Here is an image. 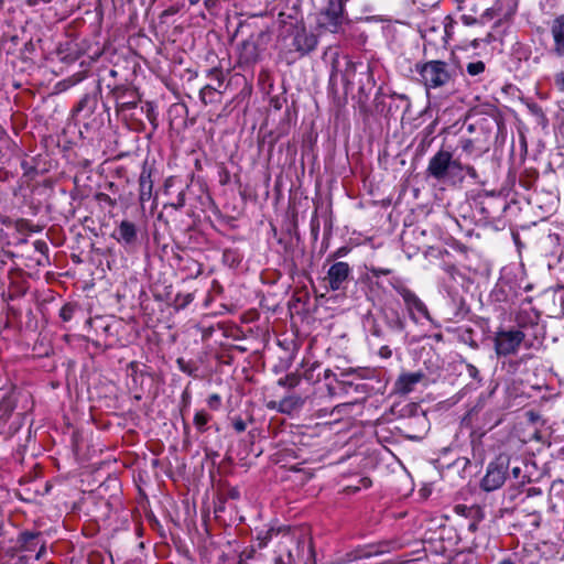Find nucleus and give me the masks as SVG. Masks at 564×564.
<instances>
[{"label": "nucleus", "mask_w": 564, "mask_h": 564, "mask_svg": "<svg viewBox=\"0 0 564 564\" xmlns=\"http://www.w3.org/2000/svg\"><path fill=\"white\" fill-rule=\"evenodd\" d=\"M270 41V34L265 31L252 33L238 45V64L250 66L259 62Z\"/></svg>", "instance_id": "nucleus-4"}, {"label": "nucleus", "mask_w": 564, "mask_h": 564, "mask_svg": "<svg viewBox=\"0 0 564 564\" xmlns=\"http://www.w3.org/2000/svg\"><path fill=\"white\" fill-rule=\"evenodd\" d=\"M153 180L152 169L147 162L142 165V171L139 176V202L141 206L152 197Z\"/></svg>", "instance_id": "nucleus-13"}, {"label": "nucleus", "mask_w": 564, "mask_h": 564, "mask_svg": "<svg viewBox=\"0 0 564 564\" xmlns=\"http://www.w3.org/2000/svg\"><path fill=\"white\" fill-rule=\"evenodd\" d=\"M356 404V401L354 402H344V403H340V404H337L333 408L332 410V414L334 413H337V414H341L344 412H347L349 409H351L354 405Z\"/></svg>", "instance_id": "nucleus-39"}, {"label": "nucleus", "mask_w": 564, "mask_h": 564, "mask_svg": "<svg viewBox=\"0 0 564 564\" xmlns=\"http://www.w3.org/2000/svg\"><path fill=\"white\" fill-rule=\"evenodd\" d=\"M390 285L401 295H404V292H408L410 289H408L403 281L400 278H393L390 280Z\"/></svg>", "instance_id": "nucleus-36"}, {"label": "nucleus", "mask_w": 564, "mask_h": 564, "mask_svg": "<svg viewBox=\"0 0 564 564\" xmlns=\"http://www.w3.org/2000/svg\"><path fill=\"white\" fill-rule=\"evenodd\" d=\"M538 315L533 314V317L525 311H520L516 316V322L519 327H527L529 324L534 325L536 323Z\"/></svg>", "instance_id": "nucleus-26"}, {"label": "nucleus", "mask_w": 564, "mask_h": 564, "mask_svg": "<svg viewBox=\"0 0 564 564\" xmlns=\"http://www.w3.org/2000/svg\"><path fill=\"white\" fill-rule=\"evenodd\" d=\"M462 21L465 25H473V24H476V23H480V20H478L477 18L470 15V14H463L462 15Z\"/></svg>", "instance_id": "nucleus-54"}, {"label": "nucleus", "mask_w": 564, "mask_h": 564, "mask_svg": "<svg viewBox=\"0 0 564 564\" xmlns=\"http://www.w3.org/2000/svg\"><path fill=\"white\" fill-rule=\"evenodd\" d=\"M207 404L213 410H218L220 405V397L217 393H214L208 397Z\"/></svg>", "instance_id": "nucleus-48"}, {"label": "nucleus", "mask_w": 564, "mask_h": 564, "mask_svg": "<svg viewBox=\"0 0 564 564\" xmlns=\"http://www.w3.org/2000/svg\"><path fill=\"white\" fill-rule=\"evenodd\" d=\"M332 377H334V378H335V380H336V379H338V378L336 377V375H335L330 369H326V370L324 371V379H329V378H332Z\"/></svg>", "instance_id": "nucleus-59"}, {"label": "nucleus", "mask_w": 564, "mask_h": 564, "mask_svg": "<svg viewBox=\"0 0 564 564\" xmlns=\"http://www.w3.org/2000/svg\"><path fill=\"white\" fill-rule=\"evenodd\" d=\"M540 492V489H536V488H529L528 490V496H531L533 494H539Z\"/></svg>", "instance_id": "nucleus-62"}, {"label": "nucleus", "mask_w": 564, "mask_h": 564, "mask_svg": "<svg viewBox=\"0 0 564 564\" xmlns=\"http://www.w3.org/2000/svg\"><path fill=\"white\" fill-rule=\"evenodd\" d=\"M382 317L386 325L393 332L401 333L405 328L404 318L398 310L384 308L382 310Z\"/></svg>", "instance_id": "nucleus-17"}, {"label": "nucleus", "mask_w": 564, "mask_h": 564, "mask_svg": "<svg viewBox=\"0 0 564 564\" xmlns=\"http://www.w3.org/2000/svg\"><path fill=\"white\" fill-rule=\"evenodd\" d=\"M465 365H466V372H467V375L470 378H473L474 380L480 382L481 381V377H480V372L477 369V367L474 366L473 364H469V362H465Z\"/></svg>", "instance_id": "nucleus-38"}, {"label": "nucleus", "mask_w": 564, "mask_h": 564, "mask_svg": "<svg viewBox=\"0 0 564 564\" xmlns=\"http://www.w3.org/2000/svg\"><path fill=\"white\" fill-rule=\"evenodd\" d=\"M273 534L278 539L273 556L274 564H316L312 542L296 539L288 532L279 535L278 532L268 530L264 535L259 534L258 549L264 547L272 540Z\"/></svg>", "instance_id": "nucleus-1"}, {"label": "nucleus", "mask_w": 564, "mask_h": 564, "mask_svg": "<svg viewBox=\"0 0 564 564\" xmlns=\"http://www.w3.org/2000/svg\"><path fill=\"white\" fill-rule=\"evenodd\" d=\"M97 96L85 94L78 104L74 107L73 112L76 115L83 113L85 118H89L96 110Z\"/></svg>", "instance_id": "nucleus-20"}, {"label": "nucleus", "mask_w": 564, "mask_h": 564, "mask_svg": "<svg viewBox=\"0 0 564 564\" xmlns=\"http://www.w3.org/2000/svg\"><path fill=\"white\" fill-rule=\"evenodd\" d=\"M525 335L520 329L499 330L494 338L495 351L498 356H510L517 354Z\"/></svg>", "instance_id": "nucleus-7"}, {"label": "nucleus", "mask_w": 564, "mask_h": 564, "mask_svg": "<svg viewBox=\"0 0 564 564\" xmlns=\"http://www.w3.org/2000/svg\"><path fill=\"white\" fill-rule=\"evenodd\" d=\"M97 199L100 200V202H105V203H107L110 206H115L116 205V200L112 199L109 195H107L105 193H99L97 195Z\"/></svg>", "instance_id": "nucleus-55"}, {"label": "nucleus", "mask_w": 564, "mask_h": 564, "mask_svg": "<svg viewBox=\"0 0 564 564\" xmlns=\"http://www.w3.org/2000/svg\"><path fill=\"white\" fill-rule=\"evenodd\" d=\"M212 416L204 410L196 412L194 415V425L199 432L206 431V425L210 421Z\"/></svg>", "instance_id": "nucleus-25"}, {"label": "nucleus", "mask_w": 564, "mask_h": 564, "mask_svg": "<svg viewBox=\"0 0 564 564\" xmlns=\"http://www.w3.org/2000/svg\"><path fill=\"white\" fill-rule=\"evenodd\" d=\"M52 0H26V3L30 6V7H34V6H37L40 3H50Z\"/></svg>", "instance_id": "nucleus-58"}, {"label": "nucleus", "mask_w": 564, "mask_h": 564, "mask_svg": "<svg viewBox=\"0 0 564 564\" xmlns=\"http://www.w3.org/2000/svg\"><path fill=\"white\" fill-rule=\"evenodd\" d=\"M319 368V362H313L303 373V378L310 382H317L321 380L319 373L315 376V370Z\"/></svg>", "instance_id": "nucleus-31"}, {"label": "nucleus", "mask_w": 564, "mask_h": 564, "mask_svg": "<svg viewBox=\"0 0 564 564\" xmlns=\"http://www.w3.org/2000/svg\"><path fill=\"white\" fill-rule=\"evenodd\" d=\"M17 543L22 552H35L34 557L36 560H40L46 552L45 541L41 532L23 531L19 534Z\"/></svg>", "instance_id": "nucleus-9"}, {"label": "nucleus", "mask_w": 564, "mask_h": 564, "mask_svg": "<svg viewBox=\"0 0 564 564\" xmlns=\"http://www.w3.org/2000/svg\"><path fill=\"white\" fill-rule=\"evenodd\" d=\"M74 312L75 307L73 305L65 304L59 311V316L64 322H68L73 318Z\"/></svg>", "instance_id": "nucleus-35"}, {"label": "nucleus", "mask_w": 564, "mask_h": 564, "mask_svg": "<svg viewBox=\"0 0 564 564\" xmlns=\"http://www.w3.org/2000/svg\"><path fill=\"white\" fill-rule=\"evenodd\" d=\"M433 33H440L438 24L433 25L424 31L423 37L427 44L434 43Z\"/></svg>", "instance_id": "nucleus-41"}, {"label": "nucleus", "mask_w": 564, "mask_h": 564, "mask_svg": "<svg viewBox=\"0 0 564 564\" xmlns=\"http://www.w3.org/2000/svg\"><path fill=\"white\" fill-rule=\"evenodd\" d=\"M486 69V64L482 61L470 62L466 66V72L469 76H478Z\"/></svg>", "instance_id": "nucleus-28"}, {"label": "nucleus", "mask_w": 564, "mask_h": 564, "mask_svg": "<svg viewBox=\"0 0 564 564\" xmlns=\"http://www.w3.org/2000/svg\"><path fill=\"white\" fill-rule=\"evenodd\" d=\"M369 272L373 278H379L380 275H389L392 273L391 269H383V268H376L371 267L369 268Z\"/></svg>", "instance_id": "nucleus-44"}, {"label": "nucleus", "mask_w": 564, "mask_h": 564, "mask_svg": "<svg viewBox=\"0 0 564 564\" xmlns=\"http://www.w3.org/2000/svg\"><path fill=\"white\" fill-rule=\"evenodd\" d=\"M194 300L193 293H178L174 299V305L176 310H183Z\"/></svg>", "instance_id": "nucleus-27"}, {"label": "nucleus", "mask_w": 564, "mask_h": 564, "mask_svg": "<svg viewBox=\"0 0 564 564\" xmlns=\"http://www.w3.org/2000/svg\"><path fill=\"white\" fill-rule=\"evenodd\" d=\"M511 475L519 484H523L525 481L527 476L523 474L522 468L519 465L511 468Z\"/></svg>", "instance_id": "nucleus-40"}, {"label": "nucleus", "mask_w": 564, "mask_h": 564, "mask_svg": "<svg viewBox=\"0 0 564 564\" xmlns=\"http://www.w3.org/2000/svg\"><path fill=\"white\" fill-rule=\"evenodd\" d=\"M15 408V403L10 395H6L0 401V413L2 416H9Z\"/></svg>", "instance_id": "nucleus-29"}, {"label": "nucleus", "mask_w": 564, "mask_h": 564, "mask_svg": "<svg viewBox=\"0 0 564 564\" xmlns=\"http://www.w3.org/2000/svg\"><path fill=\"white\" fill-rule=\"evenodd\" d=\"M113 237L119 243L132 246L137 242L138 229L133 223L129 220H122L119 224Z\"/></svg>", "instance_id": "nucleus-14"}, {"label": "nucleus", "mask_w": 564, "mask_h": 564, "mask_svg": "<svg viewBox=\"0 0 564 564\" xmlns=\"http://www.w3.org/2000/svg\"><path fill=\"white\" fill-rule=\"evenodd\" d=\"M137 106V99H123V95H117V109L118 110H128L133 109Z\"/></svg>", "instance_id": "nucleus-32"}, {"label": "nucleus", "mask_w": 564, "mask_h": 564, "mask_svg": "<svg viewBox=\"0 0 564 564\" xmlns=\"http://www.w3.org/2000/svg\"><path fill=\"white\" fill-rule=\"evenodd\" d=\"M440 0H425V2H423V6H434Z\"/></svg>", "instance_id": "nucleus-60"}, {"label": "nucleus", "mask_w": 564, "mask_h": 564, "mask_svg": "<svg viewBox=\"0 0 564 564\" xmlns=\"http://www.w3.org/2000/svg\"><path fill=\"white\" fill-rule=\"evenodd\" d=\"M185 205V193L182 191L178 193L176 197V202L171 203L169 206L173 207L174 209H181Z\"/></svg>", "instance_id": "nucleus-50"}, {"label": "nucleus", "mask_w": 564, "mask_h": 564, "mask_svg": "<svg viewBox=\"0 0 564 564\" xmlns=\"http://www.w3.org/2000/svg\"><path fill=\"white\" fill-rule=\"evenodd\" d=\"M510 467V457L508 455H499L492 460L488 467L486 475L481 479V488L486 491L499 489L506 481Z\"/></svg>", "instance_id": "nucleus-6"}, {"label": "nucleus", "mask_w": 564, "mask_h": 564, "mask_svg": "<svg viewBox=\"0 0 564 564\" xmlns=\"http://www.w3.org/2000/svg\"><path fill=\"white\" fill-rule=\"evenodd\" d=\"M390 543L381 542L378 544H368L362 547H358L346 554L347 562H354L362 558H370L389 552Z\"/></svg>", "instance_id": "nucleus-12"}, {"label": "nucleus", "mask_w": 564, "mask_h": 564, "mask_svg": "<svg viewBox=\"0 0 564 564\" xmlns=\"http://www.w3.org/2000/svg\"><path fill=\"white\" fill-rule=\"evenodd\" d=\"M33 246H34V249H35L37 252H40V253H42V254H47V252H48V246H47V243H46L45 241H43V240H35V241L33 242Z\"/></svg>", "instance_id": "nucleus-51"}, {"label": "nucleus", "mask_w": 564, "mask_h": 564, "mask_svg": "<svg viewBox=\"0 0 564 564\" xmlns=\"http://www.w3.org/2000/svg\"><path fill=\"white\" fill-rule=\"evenodd\" d=\"M232 426L238 433H242L247 429L246 422L240 416L232 419Z\"/></svg>", "instance_id": "nucleus-46"}, {"label": "nucleus", "mask_w": 564, "mask_h": 564, "mask_svg": "<svg viewBox=\"0 0 564 564\" xmlns=\"http://www.w3.org/2000/svg\"><path fill=\"white\" fill-rule=\"evenodd\" d=\"M303 405V400L299 395H289L283 398L278 404L275 402H270L268 404L269 409H275L281 413L290 414L294 410L301 408Z\"/></svg>", "instance_id": "nucleus-18"}, {"label": "nucleus", "mask_w": 564, "mask_h": 564, "mask_svg": "<svg viewBox=\"0 0 564 564\" xmlns=\"http://www.w3.org/2000/svg\"><path fill=\"white\" fill-rule=\"evenodd\" d=\"M454 21L451 17H445L442 22L438 23V30L441 35V42L446 45L448 39L452 35V28H453Z\"/></svg>", "instance_id": "nucleus-22"}, {"label": "nucleus", "mask_w": 564, "mask_h": 564, "mask_svg": "<svg viewBox=\"0 0 564 564\" xmlns=\"http://www.w3.org/2000/svg\"><path fill=\"white\" fill-rule=\"evenodd\" d=\"M514 12V8L510 7L507 10H503V8L499 4L492 8H488L485 10V12L480 17V23H486L487 21H490L495 18H498L499 20L501 18H506Z\"/></svg>", "instance_id": "nucleus-21"}, {"label": "nucleus", "mask_w": 564, "mask_h": 564, "mask_svg": "<svg viewBox=\"0 0 564 564\" xmlns=\"http://www.w3.org/2000/svg\"><path fill=\"white\" fill-rule=\"evenodd\" d=\"M351 279L352 269L344 261H336L332 263L325 276L328 288L333 292L345 290Z\"/></svg>", "instance_id": "nucleus-8"}, {"label": "nucleus", "mask_w": 564, "mask_h": 564, "mask_svg": "<svg viewBox=\"0 0 564 564\" xmlns=\"http://www.w3.org/2000/svg\"><path fill=\"white\" fill-rule=\"evenodd\" d=\"M478 209L486 219L494 218L490 206H487L484 200L478 202Z\"/></svg>", "instance_id": "nucleus-43"}, {"label": "nucleus", "mask_w": 564, "mask_h": 564, "mask_svg": "<svg viewBox=\"0 0 564 564\" xmlns=\"http://www.w3.org/2000/svg\"><path fill=\"white\" fill-rule=\"evenodd\" d=\"M464 173H466L473 180L478 178V172L476 171V169L473 165H464L462 163V174L465 176Z\"/></svg>", "instance_id": "nucleus-47"}, {"label": "nucleus", "mask_w": 564, "mask_h": 564, "mask_svg": "<svg viewBox=\"0 0 564 564\" xmlns=\"http://www.w3.org/2000/svg\"><path fill=\"white\" fill-rule=\"evenodd\" d=\"M343 0H327V7L322 12V25L330 32H337L344 20Z\"/></svg>", "instance_id": "nucleus-10"}, {"label": "nucleus", "mask_w": 564, "mask_h": 564, "mask_svg": "<svg viewBox=\"0 0 564 564\" xmlns=\"http://www.w3.org/2000/svg\"><path fill=\"white\" fill-rule=\"evenodd\" d=\"M336 381L340 384L341 391L345 394H349L352 391L354 386L356 384L354 382L340 379H336Z\"/></svg>", "instance_id": "nucleus-49"}, {"label": "nucleus", "mask_w": 564, "mask_h": 564, "mask_svg": "<svg viewBox=\"0 0 564 564\" xmlns=\"http://www.w3.org/2000/svg\"><path fill=\"white\" fill-rule=\"evenodd\" d=\"M402 299L412 317L414 315V311L422 314L424 317H429V310L426 305L416 296L414 292H412L411 290L404 292Z\"/></svg>", "instance_id": "nucleus-19"}, {"label": "nucleus", "mask_w": 564, "mask_h": 564, "mask_svg": "<svg viewBox=\"0 0 564 564\" xmlns=\"http://www.w3.org/2000/svg\"><path fill=\"white\" fill-rule=\"evenodd\" d=\"M350 248L349 247H346V246H343L340 248H338L337 250H335L334 252L329 253L327 256V259L326 261L327 262H336L337 259H340V258H344L346 257L349 252H350Z\"/></svg>", "instance_id": "nucleus-33"}, {"label": "nucleus", "mask_w": 564, "mask_h": 564, "mask_svg": "<svg viewBox=\"0 0 564 564\" xmlns=\"http://www.w3.org/2000/svg\"><path fill=\"white\" fill-rule=\"evenodd\" d=\"M482 137L478 135L475 138L462 137L459 139V148L467 156L476 154L481 155L484 152L489 150L488 135L486 132L481 133Z\"/></svg>", "instance_id": "nucleus-11"}, {"label": "nucleus", "mask_w": 564, "mask_h": 564, "mask_svg": "<svg viewBox=\"0 0 564 564\" xmlns=\"http://www.w3.org/2000/svg\"><path fill=\"white\" fill-rule=\"evenodd\" d=\"M371 334L378 338L383 337V332H382L381 327L376 323L371 327Z\"/></svg>", "instance_id": "nucleus-56"}, {"label": "nucleus", "mask_w": 564, "mask_h": 564, "mask_svg": "<svg viewBox=\"0 0 564 564\" xmlns=\"http://www.w3.org/2000/svg\"><path fill=\"white\" fill-rule=\"evenodd\" d=\"M223 258L225 262H228L230 264L239 263L238 253L234 249H225L223 252Z\"/></svg>", "instance_id": "nucleus-34"}, {"label": "nucleus", "mask_w": 564, "mask_h": 564, "mask_svg": "<svg viewBox=\"0 0 564 564\" xmlns=\"http://www.w3.org/2000/svg\"><path fill=\"white\" fill-rule=\"evenodd\" d=\"M560 300H561V306H562V311L564 313V292L561 293L560 295Z\"/></svg>", "instance_id": "nucleus-64"}, {"label": "nucleus", "mask_w": 564, "mask_h": 564, "mask_svg": "<svg viewBox=\"0 0 564 564\" xmlns=\"http://www.w3.org/2000/svg\"><path fill=\"white\" fill-rule=\"evenodd\" d=\"M317 37L304 26H292L283 37V47L288 53H297L304 56L316 48Z\"/></svg>", "instance_id": "nucleus-5"}, {"label": "nucleus", "mask_w": 564, "mask_h": 564, "mask_svg": "<svg viewBox=\"0 0 564 564\" xmlns=\"http://www.w3.org/2000/svg\"><path fill=\"white\" fill-rule=\"evenodd\" d=\"M177 365L181 371L192 376L195 369L189 365V362L185 361L183 358L177 359Z\"/></svg>", "instance_id": "nucleus-42"}, {"label": "nucleus", "mask_w": 564, "mask_h": 564, "mask_svg": "<svg viewBox=\"0 0 564 564\" xmlns=\"http://www.w3.org/2000/svg\"><path fill=\"white\" fill-rule=\"evenodd\" d=\"M352 391L357 394H362L366 397L368 393V387L365 383H356L352 388Z\"/></svg>", "instance_id": "nucleus-53"}, {"label": "nucleus", "mask_w": 564, "mask_h": 564, "mask_svg": "<svg viewBox=\"0 0 564 564\" xmlns=\"http://www.w3.org/2000/svg\"><path fill=\"white\" fill-rule=\"evenodd\" d=\"M414 70L417 74V83L427 93L431 90L454 93L456 90L458 70L455 65L441 59L417 62L414 65Z\"/></svg>", "instance_id": "nucleus-2"}, {"label": "nucleus", "mask_w": 564, "mask_h": 564, "mask_svg": "<svg viewBox=\"0 0 564 564\" xmlns=\"http://www.w3.org/2000/svg\"><path fill=\"white\" fill-rule=\"evenodd\" d=\"M422 372H409L402 373L395 381V391L402 394H406L414 389V386L423 379Z\"/></svg>", "instance_id": "nucleus-16"}, {"label": "nucleus", "mask_w": 564, "mask_h": 564, "mask_svg": "<svg viewBox=\"0 0 564 564\" xmlns=\"http://www.w3.org/2000/svg\"><path fill=\"white\" fill-rule=\"evenodd\" d=\"M554 84L560 91L564 93V70L555 74Z\"/></svg>", "instance_id": "nucleus-52"}, {"label": "nucleus", "mask_w": 564, "mask_h": 564, "mask_svg": "<svg viewBox=\"0 0 564 564\" xmlns=\"http://www.w3.org/2000/svg\"><path fill=\"white\" fill-rule=\"evenodd\" d=\"M300 376L296 373H289L284 378L279 379L278 383L282 387L295 388L300 383Z\"/></svg>", "instance_id": "nucleus-30"}, {"label": "nucleus", "mask_w": 564, "mask_h": 564, "mask_svg": "<svg viewBox=\"0 0 564 564\" xmlns=\"http://www.w3.org/2000/svg\"><path fill=\"white\" fill-rule=\"evenodd\" d=\"M426 176L448 185L462 184L465 180L462 174V162L453 159V154L446 150L437 151L430 159Z\"/></svg>", "instance_id": "nucleus-3"}, {"label": "nucleus", "mask_w": 564, "mask_h": 564, "mask_svg": "<svg viewBox=\"0 0 564 564\" xmlns=\"http://www.w3.org/2000/svg\"><path fill=\"white\" fill-rule=\"evenodd\" d=\"M357 64L352 62H347L345 69L341 73V80L344 82L346 88L352 86L354 84V75L357 70Z\"/></svg>", "instance_id": "nucleus-24"}, {"label": "nucleus", "mask_w": 564, "mask_h": 564, "mask_svg": "<svg viewBox=\"0 0 564 564\" xmlns=\"http://www.w3.org/2000/svg\"><path fill=\"white\" fill-rule=\"evenodd\" d=\"M208 77L212 79V80H216L217 82V88L221 87L223 83H224V74L220 69H217V68H213L208 72Z\"/></svg>", "instance_id": "nucleus-37"}, {"label": "nucleus", "mask_w": 564, "mask_h": 564, "mask_svg": "<svg viewBox=\"0 0 564 564\" xmlns=\"http://www.w3.org/2000/svg\"><path fill=\"white\" fill-rule=\"evenodd\" d=\"M380 356L384 357V358H389L391 356V350L388 346H382L380 348Z\"/></svg>", "instance_id": "nucleus-57"}, {"label": "nucleus", "mask_w": 564, "mask_h": 564, "mask_svg": "<svg viewBox=\"0 0 564 564\" xmlns=\"http://www.w3.org/2000/svg\"><path fill=\"white\" fill-rule=\"evenodd\" d=\"M220 94L219 89L216 86L210 84L206 85L200 89L199 96L202 101L207 105L216 101V96Z\"/></svg>", "instance_id": "nucleus-23"}, {"label": "nucleus", "mask_w": 564, "mask_h": 564, "mask_svg": "<svg viewBox=\"0 0 564 564\" xmlns=\"http://www.w3.org/2000/svg\"><path fill=\"white\" fill-rule=\"evenodd\" d=\"M327 391H328V394H329L330 397L335 395V393H336V392H335V388H334V387H332L330 384H328V386H327Z\"/></svg>", "instance_id": "nucleus-61"}, {"label": "nucleus", "mask_w": 564, "mask_h": 564, "mask_svg": "<svg viewBox=\"0 0 564 564\" xmlns=\"http://www.w3.org/2000/svg\"><path fill=\"white\" fill-rule=\"evenodd\" d=\"M257 550L254 546L251 550H245L240 554V560L238 564H246L247 560L253 558L256 555Z\"/></svg>", "instance_id": "nucleus-45"}, {"label": "nucleus", "mask_w": 564, "mask_h": 564, "mask_svg": "<svg viewBox=\"0 0 564 564\" xmlns=\"http://www.w3.org/2000/svg\"><path fill=\"white\" fill-rule=\"evenodd\" d=\"M551 34L554 41L553 52L564 56V14L556 17L551 24Z\"/></svg>", "instance_id": "nucleus-15"}, {"label": "nucleus", "mask_w": 564, "mask_h": 564, "mask_svg": "<svg viewBox=\"0 0 564 564\" xmlns=\"http://www.w3.org/2000/svg\"><path fill=\"white\" fill-rule=\"evenodd\" d=\"M499 564H516L511 558H505Z\"/></svg>", "instance_id": "nucleus-63"}]
</instances>
